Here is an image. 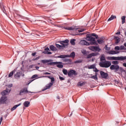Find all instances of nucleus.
<instances>
[{
	"instance_id": "obj_1",
	"label": "nucleus",
	"mask_w": 126,
	"mask_h": 126,
	"mask_svg": "<svg viewBox=\"0 0 126 126\" xmlns=\"http://www.w3.org/2000/svg\"><path fill=\"white\" fill-rule=\"evenodd\" d=\"M93 37H95L96 39H98V35L94 33H92L87 34L86 40L87 41H90L91 45H97V42L95 40V38Z\"/></svg>"
},
{
	"instance_id": "obj_2",
	"label": "nucleus",
	"mask_w": 126,
	"mask_h": 126,
	"mask_svg": "<svg viewBox=\"0 0 126 126\" xmlns=\"http://www.w3.org/2000/svg\"><path fill=\"white\" fill-rule=\"evenodd\" d=\"M107 60L109 61H126V56H120V57H108Z\"/></svg>"
},
{
	"instance_id": "obj_3",
	"label": "nucleus",
	"mask_w": 126,
	"mask_h": 126,
	"mask_svg": "<svg viewBox=\"0 0 126 126\" xmlns=\"http://www.w3.org/2000/svg\"><path fill=\"white\" fill-rule=\"evenodd\" d=\"M111 65H112V63H111V62L110 61H105L103 62H100L99 63V66H100V67H105V68L110 67V66H111Z\"/></svg>"
},
{
	"instance_id": "obj_4",
	"label": "nucleus",
	"mask_w": 126,
	"mask_h": 126,
	"mask_svg": "<svg viewBox=\"0 0 126 126\" xmlns=\"http://www.w3.org/2000/svg\"><path fill=\"white\" fill-rule=\"evenodd\" d=\"M48 65H57V67L59 68H63V63L61 62H51L48 63Z\"/></svg>"
},
{
	"instance_id": "obj_5",
	"label": "nucleus",
	"mask_w": 126,
	"mask_h": 126,
	"mask_svg": "<svg viewBox=\"0 0 126 126\" xmlns=\"http://www.w3.org/2000/svg\"><path fill=\"white\" fill-rule=\"evenodd\" d=\"M75 57V52H72L70 55H60L57 56L58 59H65V58H72L74 59Z\"/></svg>"
},
{
	"instance_id": "obj_6",
	"label": "nucleus",
	"mask_w": 126,
	"mask_h": 126,
	"mask_svg": "<svg viewBox=\"0 0 126 126\" xmlns=\"http://www.w3.org/2000/svg\"><path fill=\"white\" fill-rule=\"evenodd\" d=\"M77 74H78L76 71L73 69L70 70V71H68V76H69V77H73V75H74V76H76Z\"/></svg>"
},
{
	"instance_id": "obj_7",
	"label": "nucleus",
	"mask_w": 126,
	"mask_h": 126,
	"mask_svg": "<svg viewBox=\"0 0 126 126\" xmlns=\"http://www.w3.org/2000/svg\"><path fill=\"white\" fill-rule=\"evenodd\" d=\"M68 42H69L68 39H65V40L60 41L59 43L63 45V48H67L68 46Z\"/></svg>"
},
{
	"instance_id": "obj_8",
	"label": "nucleus",
	"mask_w": 126,
	"mask_h": 126,
	"mask_svg": "<svg viewBox=\"0 0 126 126\" xmlns=\"http://www.w3.org/2000/svg\"><path fill=\"white\" fill-rule=\"evenodd\" d=\"M27 93H34L33 92L28 91L27 88H24L20 91L19 95H23V94H26Z\"/></svg>"
},
{
	"instance_id": "obj_9",
	"label": "nucleus",
	"mask_w": 126,
	"mask_h": 126,
	"mask_svg": "<svg viewBox=\"0 0 126 126\" xmlns=\"http://www.w3.org/2000/svg\"><path fill=\"white\" fill-rule=\"evenodd\" d=\"M89 49L93 52H100L101 51V49L99 48V46H90L89 47Z\"/></svg>"
},
{
	"instance_id": "obj_10",
	"label": "nucleus",
	"mask_w": 126,
	"mask_h": 126,
	"mask_svg": "<svg viewBox=\"0 0 126 126\" xmlns=\"http://www.w3.org/2000/svg\"><path fill=\"white\" fill-rule=\"evenodd\" d=\"M64 29H65V30H70V31H75L76 30H78V29H79V28H78V27L76 26H72L71 27H64Z\"/></svg>"
},
{
	"instance_id": "obj_11",
	"label": "nucleus",
	"mask_w": 126,
	"mask_h": 126,
	"mask_svg": "<svg viewBox=\"0 0 126 126\" xmlns=\"http://www.w3.org/2000/svg\"><path fill=\"white\" fill-rule=\"evenodd\" d=\"M110 69L111 70H119L120 69V66L119 65H111Z\"/></svg>"
},
{
	"instance_id": "obj_12",
	"label": "nucleus",
	"mask_w": 126,
	"mask_h": 126,
	"mask_svg": "<svg viewBox=\"0 0 126 126\" xmlns=\"http://www.w3.org/2000/svg\"><path fill=\"white\" fill-rule=\"evenodd\" d=\"M7 100V97L6 96H3L0 98V104H5Z\"/></svg>"
},
{
	"instance_id": "obj_13",
	"label": "nucleus",
	"mask_w": 126,
	"mask_h": 126,
	"mask_svg": "<svg viewBox=\"0 0 126 126\" xmlns=\"http://www.w3.org/2000/svg\"><path fill=\"white\" fill-rule=\"evenodd\" d=\"M100 74L101 77L102 78H104L105 79H106L108 76V73H105V72H104L103 71H100Z\"/></svg>"
},
{
	"instance_id": "obj_14",
	"label": "nucleus",
	"mask_w": 126,
	"mask_h": 126,
	"mask_svg": "<svg viewBox=\"0 0 126 126\" xmlns=\"http://www.w3.org/2000/svg\"><path fill=\"white\" fill-rule=\"evenodd\" d=\"M98 55V53H93L87 55V59H91L92 57H95Z\"/></svg>"
},
{
	"instance_id": "obj_15",
	"label": "nucleus",
	"mask_w": 126,
	"mask_h": 126,
	"mask_svg": "<svg viewBox=\"0 0 126 126\" xmlns=\"http://www.w3.org/2000/svg\"><path fill=\"white\" fill-rule=\"evenodd\" d=\"M52 86H53V83H49L48 84H47L46 86L45 87L46 88H44V89L42 90V91H45V90H47V89H50V88H51Z\"/></svg>"
},
{
	"instance_id": "obj_16",
	"label": "nucleus",
	"mask_w": 126,
	"mask_h": 126,
	"mask_svg": "<svg viewBox=\"0 0 126 126\" xmlns=\"http://www.w3.org/2000/svg\"><path fill=\"white\" fill-rule=\"evenodd\" d=\"M104 40L105 37H101L97 40V42L98 43V44H103V43H105V41H104Z\"/></svg>"
},
{
	"instance_id": "obj_17",
	"label": "nucleus",
	"mask_w": 126,
	"mask_h": 126,
	"mask_svg": "<svg viewBox=\"0 0 126 126\" xmlns=\"http://www.w3.org/2000/svg\"><path fill=\"white\" fill-rule=\"evenodd\" d=\"M81 44L82 45H86V46H89L90 44L89 42H87L86 40H82L80 42Z\"/></svg>"
},
{
	"instance_id": "obj_18",
	"label": "nucleus",
	"mask_w": 126,
	"mask_h": 126,
	"mask_svg": "<svg viewBox=\"0 0 126 126\" xmlns=\"http://www.w3.org/2000/svg\"><path fill=\"white\" fill-rule=\"evenodd\" d=\"M22 73V72H20V71L17 72V73L15 74V76H14L15 78H18L20 77Z\"/></svg>"
},
{
	"instance_id": "obj_19",
	"label": "nucleus",
	"mask_w": 126,
	"mask_h": 126,
	"mask_svg": "<svg viewBox=\"0 0 126 126\" xmlns=\"http://www.w3.org/2000/svg\"><path fill=\"white\" fill-rule=\"evenodd\" d=\"M63 63H67L69 64L71 63V60L69 59H65L63 60Z\"/></svg>"
},
{
	"instance_id": "obj_20",
	"label": "nucleus",
	"mask_w": 126,
	"mask_h": 126,
	"mask_svg": "<svg viewBox=\"0 0 126 126\" xmlns=\"http://www.w3.org/2000/svg\"><path fill=\"white\" fill-rule=\"evenodd\" d=\"M49 49L52 51L53 52L54 51H58V49L56 48V47H55V46L54 45H51L49 47Z\"/></svg>"
},
{
	"instance_id": "obj_21",
	"label": "nucleus",
	"mask_w": 126,
	"mask_h": 126,
	"mask_svg": "<svg viewBox=\"0 0 126 126\" xmlns=\"http://www.w3.org/2000/svg\"><path fill=\"white\" fill-rule=\"evenodd\" d=\"M23 105L24 107L28 108V107H29V105H30V102L28 101H25L23 103Z\"/></svg>"
},
{
	"instance_id": "obj_22",
	"label": "nucleus",
	"mask_w": 126,
	"mask_h": 126,
	"mask_svg": "<svg viewBox=\"0 0 126 126\" xmlns=\"http://www.w3.org/2000/svg\"><path fill=\"white\" fill-rule=\"evenodd\" d=\"M52 60H43L41 61L42 63H52Z\"/></svg>"
},
{
	"instance_id": "obj_23",
	"label": "nucleus",
	"mask_w": 126,
	"mask_h": 126,
	"mask_svg": "<svg viewBox=\"0 0 126 126\" xmlns=\"http://www.w3.org/2000/svg\"><path fill=\"white\" fill-rule=\"evenodd\" d=\"M45 77H47L48 78H49V79H51V83H52V84L55 83V78L52 77L50 76H45Z\"/></svg>"
},
{
	"instance_id": "obj_24",
	"label": "nucleus",
	"mask_w": 126,
	"mask_h": 126,
	"mask_svg": "<svg viewBox=\"0 0 126 126\" xmlns=\"http://www.w3.org/2000/svg\"><path fill=\"white\" fill-rule=\"evenodd\" d=\"M114 39H115V44H118V43H120L121 38H120L119 37L116 36Z\"/></svg>"
},
{
	"instance_id": "obj_25",
	"label": "nucleus",
	"mask_w": 126,
	"mask_h": 126,
	"mask_svg": "<svg viewBox=\"0 0 126 126\" xmlns=\"http://www.w3.org/2000/svg\"><path fill=\"white\" fill-rule=\"evenodd\" d=\"M90 78L94 79V80H98V77L97 76V73H95V75H93V76H92L91 77H90Z\"/></svg>"
},
{
	"instance_id": "obj_26",
	"label": "nucleus",
	"mask_w": 126,
	"mask_h": 126,
	"mask_svg": "<svg viewBox=\"0 0 126 126\" xmlns=\"http://www.w3.org/2000/svg\"><path fill=\"white\" fill-rule=\"evenodd\" d=\"M21 105V103H19V104H17L15 106H14L11 109V111H14V110H15L16 109V108H17V107H19V106H20Z\"/></svg>"
},
{
	"instance_id": "obj_27",
	"label": "nucleus",
	"mask_w": 126,
	"mask_h": 126,
	"mask_svg": "<svg viewBox=\"0 0 126 126\" xmlns=\"http://www.w3.org/2000/svg\"><path fill=\"white\" fill-rule=\"evenodd\" d=\"M121 19L122 20V24H124V23H125V22H126V16H123L122 17Z\"/></svg>"
},
{
	"instance_id": "obj_28",
	"label": "nucleus",
	"mask_w": 126,
	"mask_h": 126,
	"mask_svg": "<svg viewBox=\"0 0 126 126\" xmlns=\"http://www.w3.org/2000/svg\"><path fill=\"white\" fill-rule=\"evenodd\" d=\"M7 94H8V91L6 90L3 91V92L1 93V94L3 96H4V95H7Z\"/></svg>"
},
{
	"instance_id": "obj_29",
	"label": "nucleus",
	"mask_w": 126,
	"mask_h": 126,
	"mask_svg": "<svg viewBox=\"0 0 126 126\" xmlns=\"http://www.w3.org/2000/svg\"><path fill=\"white\" fill-rule=\"evenodd\" d=\"M112 63L114 65H118L119 64V61H112Z\"/></svg>"
},
{
	"instance_id": "obj_30",
	"label": "nucleus",
	"mask_w": 126,
	"mask_h": 126,
	"mask_svg": "<svg viewBox=\"0 0 126 126\" xmlns=\"http://www.w3.org/2000/svg\"><path fill=\"white\" fill-rule=\"evenodd\" d=\"M63 74H64L65 75H67L68 73V72H67V70L65 69H63Z\"/></svg>"
},
{
	"instance_id": "obj_31",
	"label": "nucleus",
	"mask_w": 126,
	"mask_h": 126,
	"mask_svg": "<svg viewBox=\"0 0 126 126\" xmlns=\"http://www.w3.org/2000/svg\"><path fill=\"white\" fill-rule=\"evenodd\" d=\"M70 44L73 45V46H74L75 45V39H73L70 40Z\"/></svg>"
},
{
	"instance_id": "obj_32",
	"label": "nucleus",
	"mask_w": 126,
	"mask_h": 126,
	"mask_svg": "<svg viewBox=\"0 0 126 126\" xmlns=\"http://www.w3.org/2000/svg\"><path fill=\"white\" fill-rule=\"evenodd\" d=\"M56 46L57 48H58V49H62V48H63V45H61L60 44H56Z\"/></svg>"
},
{
	"instance_id": "obj_33",
	"label": "nucleus",
	"mask_w": 126,
	"mask_h": 126,
	"mask_svg": "<svg viewBox=\"0 0 126 126\" xmlns=\"http://www.w3.org/2000/svg\"><path fill=\"white\" fill-rule=\"evenodd\" d=\"M95 65L93 64L88 67L89 69H92L95 68Z\"/></svg>"
},
{
	"instance_id": "obj_34",
	"label": "nucleus",
	"mask_w": 126,
	"mask_h": 126,
	"mask_svg": "<svg viewBox=\"0 0 126 126\" xmlns=\"http://www.w3.org/2000/svg\"><path fill=\"white\" fill-rule=\"evenodd\" d=\"M103 61H106V59H105V57L101 56L100 57V62H103Z\"/></svg>"
},
{
	"instance_id": "obj_35",
	"label": "nucleus",
	"mask_w": 126,
	"mask_h": 126,
	"mask_svg": "<svg viewBox=\"0 0 126 126\" xmlns=\"http://www.w3.org/2000/svg\"><path fill=\"white\" fill-rule=\"evenodd\" d=\"M82 53L83 55H87V52L85 50H82Z\"/></svg>"
},
{
	"instance_id": "obj_36",
	"label": "nucleus",
	"mask_w": 126,
	"mask_h": 126,
	"mask_svg": "<svg viewBox=\"0 0 126 126\" xmlns=\"http://www.w3.org/2000/svg\"><path fill=\"white\" fill-rule=\"evenodd\" d=\"M13 71H11L10 73H9V75H8V76H9V77H11V76H12V75H13Z\"/></svg>"
},
{
	"instance_id": "obj_37",
	"label": "nucleus",
	"mask_w": 126,
	"mask_h": 126,
	"mask_svg": "<svg viewBox=\"0 0 126 126\" xmlns=\"http://www.w3.org/2000/svg\"><path fill=\"white\" fill-rule=\"evenodd\" d=\"M78 86L82 87V86H83V83L79 82L78 83Z\"/></svg>"
},
{
	"instance_id": "obj_38",
	"label": "nucleus",
	"mask_w": 126,
	"mask_h": 126,
	"mask_svg": "<svg viewBox=\"0 0 126 126\" xmlns=\"http://www.w3.org/2000/svg\"><path fill=\"white\" fill-rule=\"evenodd\" d=\"M38 77V75H33L32 77V78L33 79V78H36Z\"/></svg>"
},
{
	"instance_id": "obj_39",
	"label": "nucleus",
	"mask_w": 126,
	"mask_h": 126,
	"mask_svg": "<svg viewBox=\"0 0 126 126\" xmlns=\"http://www.w3.org/2000/svg\"><path fill=\"white\" fill-rule=\"evenodd\" d=\"M109 54H110V55H115L116 52L115 51H111L110 52Z\"/></svg>"
},
{
	"instance_id": "obj_40",
	"label": "nucleus",
	"mask_w": 126,
	"mask_h": 126,
	"mask_svg": "<svg viewBox=\"0 0 126 126\" xmlns=\"http://www.w3.org/2000/svg\"><path fill=\"white\" fill-rule=\"evenodd\" d=\"M120 50H126V47L124 46H121L120 47Z\"/></svg>"
},
{
	"instance_id": "obj_41",
	"label": "nucleus",
	"mask_w": 126,
	"mask_h": 126,
	"mask_svg": "<svg viewBox=\"0 0 126 126\" xmlns=\"http://www.w3.org/2000/svg\"><path fill=\"white\" fill-rule=\"evenodd\" d=\"M105 49L106 51H110V48L108 47L107 45L105 46Z\"/></svg>"
},
{
	"instance_id": "obj_42",
	"label": "nucleus",
	"mask_w": 126,
	"mask_h": 126,
	"mask_svg": "<svg viewBox=\"0 0 126 126\" xmlns=\"http://www.w3.org/2000/svg\"><path fill=\"white\" fill-rule=\"evenodd\" d=\"M39 59H40V57H36V58H35V59H33L32 60V61H37V60H39Z\"/></svg>"
},
{
	"instance_id": "obj_43",
	"label": "nucleus",
	"mask_w": 126,
	"mask_h": 126,
	"mask_svg": "<svg viewBox=\"0 0 126 126\" xmlns=\"http://www.w3.org/2000/svg\"><path fill=\"white\" fill-rule=\"evenodd\" d=\"M78 31V32H79V33H81V32H83V31H84V30L82 29L81 30H79Z\"/></svg>"
},
{
	"instance_id": "obj_44",
	"label": "nucleus",
	"mask_w": 126,
	"mask_h": 126,
	"mask_svg": "<svg viewBox=\"0 0 126 126\" xmlns=\"http://www.w3.org/2000/svg\"><path fill=\"white\" fill-rule=\"evenodd\" d=\"M115 50H120V47H119V46H116V47H115Z\"/></svg>"
},
{
	"instance_id": "obj_45",
	"label": "nucleus",
	"mask_w": 126,
	"mask_h": 126,
	"mask_svg": "<svg viewBox=\"0 0 126 126\" xmlns=\"http://www.w3.org/2000/svg\"><path fill=\"white\" fill-rule=\"evenodd\" d=\"M43 74H44V75H48V74L50 75V74H51V73L46 72L43 73Z\"/></svg>"
},
{
	"instance_id": "obj_46",
	"label": "nucleus",
	"mask_w": 126,
	"mask_h": 126,
	"mask_svg": "<svg viewBox=\"0 0 126 126\" xmlns=\"http://www.w3.org/2000/svg\"><path fill=\"white\" fill-rule=\"evenodd\" d=\"M36 54H37V53L34 52V53L32 54V57H35V56H36Z\"/></svg>"
},
{
	"instance_id": "obj_47",
	"label": "nucleus",
	"mask_w": 126,
	"mask_h": 126,
	"mask_svg": "<svg viewBox=\"0 0 126 126\" xmlns=\"http://www.w3.org/2000/svg\"><path fill=\"white\" fill-rule=\"evenodd\" d=\"M81 63V61L79 60L75 62V63Z\"/></svg>"
},
{
	"instance_id": "obj_48",
	"label": "nucleus",
	"mask_w": 126,
	"mask_h": 126,
	"mask_svg": "<svg viewBox=\"0 0 126 126\" xmlns=\"http://www.w3.org/2000/svg\"><path fill=\"white\" fill-rule=\"evenodd\" d=\"M59 78H60V80H64V78L63 77L60 76V77H59Z\"/></svg>"
},
{
	"instance_id": "obj_49",
	"label": "nucleus",
	"mask_w": 126,
	"mask_h": 126,
	"mask_svg": "<svg viewBox=\"0 0 126 126\" xmlns=\"http://www.w3.org/2000/svg\"><path fill=\"white\" fill-rule=\"evenodd\" d=\"M111 17L112 18V19H113V20L115 19V18H117V17H116V16H113V15H112V16H111Z\"/></svg>"
},
{
	"instance_id": "obj_50",
	"label": "nucleus",
	"mask_w": 126,
	"mask_h": 126,
	"mask_svg": "<svg viewBox=\"0 0 126 126\" xmlns=\"http://www.w3.org/2000/svg\"><path fill=\"white\" fill-rule=\"evenodd\" d=\"M114 82H115V84H117V85H118V84H119V81H118L117 80H115Z\"/></svg>"
},
{
	"instance_id": "obj_51",
	"label": "nucleus",
	"mask_w": 126,
	"mask_h": 126,
	"mask_svg": "<svg viewBox=\"0 0 126 126\" xmlns=\"http://www.w3.org/2000/svg\"><path fill=\"white\" fill-rule=\"evenodd\" d=\"M94 71L95 72H98L99 71V70L97 69V68H95Z\"/></svg>"
},
{
	"instance_id": "obj_52",
	"label": "nucleus",
	"mask_w": 126,
	"mask_h": 126,
	"mask_svg": "<svg viewBox=\"0 0 126 126\" xmlns=\"http://www.w3.org/2000/svg\"><path fill=\"white\" fill-rule=\"evenodd\" d=\"M45 51H50V49L49 48V47H46L45 48Z\"/></svg>"
},
{
	"instance_id": "obj_53",
	"label": "nucleus",
	"mask_w": 126,
	"mask_h": 126,
	"mask_svg": "<svg viewBox=\"0 0 126 126\" xmlns=\"http://www.w3.org/2000/svg\"><path fill=\"white\" fill-rule=\"evenodd\" d=\"M111 20H113V18L111 17L108 19V21H111Z\"/></svg>"
},
{
	"instance_id": "obj_54",
	"label": "nucleus",
	"mask_w": 126,
	"mask_h": 126,
	"mask_svg": "<svg viewBox=\"0 0 126 126\" xmlns=\"http://www.w3.org/2000/svg\"><path fill=\"white\" fill-rule=\"evenodd\" d=\"M52 54V52L49 51H47V55H51Z\"/></svg>"
},
{
	"instance_id": "obj_55",
	"label": "nucleus",
	"mask_w": 126,
	"mask_h": 126,
	"mask_svg": "<svg viewBox=\"0 0 126 126\" xmlns=\"http://www.w3.org/2000/svg\"><path fill=\"white\" fill-rule=\"evenodd\" d=\"M120 34H121V32H118L116 33V35H120Z\"/></svg>"
},
{
	"instance_id": "obj_56",
	"label": "nucleus",
	"mask_w": 126,
	"mask_h": 126,
	"mask_svg": "<svg viewBox=\"0 0 126 126\" xmlns=\"http://www.w3.org/2000/svg\"><path fill=\"white\" fill-rule=\"evenodd\" d=\"M123 66H125V67H126V63H124L123 64Z\"/></svg>"
},
{
	"instance_id": "obj_57",
	"label": "nucleus",
	"mask_w": 126,
	"mask_h": 126,
	"mask_svg": "<svg viewBox=\"0 0 126 126\" xmlns=\"http://www.w3.org/2000/svg\"><path fill=\"white\" fill-rule=\"evenodd\" d=\"M1 122H2V117H1L0 119V123H1Z\"/></svg>"
},
{
	"instance_id": "obj_58",
	"label": "nucleus",
	"mask_w": 126,
	"mask_h": 126,
	"mask_svg": "<svg viewBox=\"0 0 126 126\" xmlns=\"http://www.w3.org/2000/svg\"><path fill=\"white\" fill-rule=\"evenodd\" d=\"M43 53L45 54H47V51H43Z\"/></svg>"
},
{
	"instance_id": "obj_59",
	"label": "nucleus",
	"mask_w": 126,
	"mask_h": 126,
	"mask_svg": "<svg viewBox=\"0 0 126 126\" xmlns=\"http://www.w3.org/2000/svg\"><path fill=\"white\" fill-rule=\"evenodd\" d=\"M35 68L36 69H39V66H35Z\"/></svg>"
},
{
	"instance_id": "obj_60",
	"label": "nucleus",
	"mask_w": 126,
	"mask_h": 126,
	"mask_svg": "<svg viewBox=\"0 0 126 126\" xmlns=\"http://www.w3.org/2000/svg\"><path fill=\"white\" fill-rule=\"evenodd\" d=\"M2 10H3V12L4 13H5V10H4V9L3 10V9Z\"/></svg>"
},
{
	"instance_id": "obj_61",
	"label": "nucleus",
	"mask_w": 126,
	"mask_h": 126,
	"mask_svg": "<svg viewBox=\"0 0 126 126\" xmlns=\"http://www.w3.org/2000/svg\"><path fill=\"white\" fill-rule=\"evenodd\" d=\"M71 116H72V113H71L70 115L69 116V117H71Z\"/></svg>"
},
{
	"instance_id": "obj_62",
	"label": "nucleus",
	"mask_w": 126,
	"mask_h": 126,
	"mask_svg": "<svg viewBox=\"0 0 126 126\" xmlns=\"http://www.w3.org/2000/svg\"><path fill=\"white\" fill-rule=\"evenodd\" d=\"M124 45L125 46V47H126V43H125L124 44Z\"/></svg>"
},
{
	"instance_id": "obj_63",
	"label": "nucleus",
	"mask_w": 126,
	"mask_h": 126,
	"mask_svg": "<svg viewBox=\"0 0 126 126\" xmlns=\"http://www.w3.org/2000/svg\"><path fill=\"white\" fill-rule=\"evenodd\" d=\"M57 99H60V97H59V96H58L57 97Z\"/></svg>"
},
{
	"instance_id": "obj_64",
	"label": "nucleus",
	"mask_w": 126,
	"mask_h": 126,
	"mask_svg": "<svg viewBox=\"0 0 126 126\" xmlns=\"http://www.w3.org/2000/svg\"><path fill=\"white\" fill-rule=\"evenodd\" d=\"M32 81H31V82L29 83V84L31 83V82H32Z\"/></svg>"
}]
</instances>
